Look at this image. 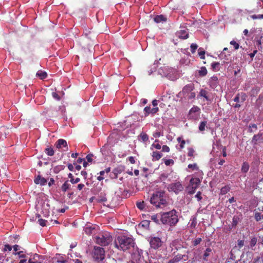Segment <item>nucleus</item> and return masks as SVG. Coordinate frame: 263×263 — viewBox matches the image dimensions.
I'll return each instance as SVG.
<instances>
[{"instance_id": "obj_33", "label": "nucleus", "mask_w": 263, "mask_h": 263, "mask_svg": "<svg viewBox=\"0 0 263 263\" xmlns=\"http://www.w3.org/2000/svg\"><path fill=\"white\" fill-rule=\"evenodd\" d=\"M206 124L207 122L205 121L201 122L199 126V129L201 132L204 131L205 130V127L206 125Z\"/></svg>"}, {"instance_id": "obj_37", "label": "nucleus", "mask_w": 263, "mask_h": 263, "mask_svg": "<svg viewBox=\"0 0 263 263\" xmlns=\"http://www.w3.org/2000/svg\"><path fill=\"white\" fill-rule=\"evenodd\" d=\"M261 137V135H259V134L255 135L252 138V142L254 144H255L256 143V142L260 139Z\"/></svg>"}, {"instance_id": "obj_56", "label": "nucleus", "mask_w": 263, "mask_h": 263, "mask_svg": "<svg viewBox=\"0 0 263 263\" xmlns=\"http://www.w3.org/2000/svg\"><path fill=\"white\" fill-rule=\"evenodd\" d=\"M201 194L200 192H198L195 195V197L197 199L198 201H200L202 198Z\"/></svg>"}, {"instance_id": "obj_38", "label": "nucleus", "mask_w": 263, "mask_h": 263, "mask_svg": "<svg viewBox=\"0 0 263 263\" xmlns=\"http://www.w3.org/2000/svg\"><path fill=\"white\" fill-rule=\"evenodd\" d=\"M196 189L192 188L191 185H189L186 187V191L189 194H193L195 193Z\"/></svg>"}, {"instance_id": "obj_9", "label": "nucleus", "mask_w": 263, "mask_h": 263, "mask_svg": "<svg viewBox=\"0 0 263 263\" xmlns=\"http://www.w3.org/2000/svg\"><path fill=\"white\" fill-rule=\"evenodd\" d=\"M200 115V108L197 106H193L189 111L188 118L189 119L196 120Z\"/></svg>"}, {"instance_id": "obj_35", "label": "nucleus", "mask_w": 263, "mask_h": 263, "mask_svg": "<svg viewBox=\"0 0 263 263\" xmlns=\"http://www.w3.org/2000/svg\"><path fill=\"white\" fill-rule=\"evenodd\" d=\"M196 93L194 91L191 92L190 93L188 94L185 97H184L186 99L188 100L194 99L195 98Z\"/></svg>"}, {"instance_id": "obj_20", "label": "nucleus", "mask_w": 263, "mask_h": 263, "mask_svg": "<svg viewBox=\"0 0 263 263\" xmlns=\"http://www.w3.org/2000/svg\"><path fill=\"white\" fill-rule=\"evenodd\" d=\"M40 256L35 254L32 258H30L28 260V263H42V262L39 260Z\"/></svg>"}, {"instance_id": "obj_45", "label": "nucleus", "mask_w": 263, "mask_h": 263, "mask_svg": "<svg viewBox=\"0 0 263 263\" xmlns=\"http://www.w3.org/2000/svg\"><path fill=\"white\" fill-rule=\"evenodd\" d=\"M198 48V45L196 44H192L191 45V51L193 53L195 52L196 50Z\"/></svg>"}, {"instance_id": "obj_12", "label": "nucleus", "mask_w": 263, "mask_h": 263, "mask_svg": "<svg viewBox=\"0 0 263 263\" xmlns=\"http://www.w3.org/2000/svg\"><path fill=\"white\" fill-rule=\"evenodd\" d=\"M183 258L184 260H186L187 259V256L178 254L176 255L173 258L170 259L168 263H177Z\"/></svg>"}, {"instance_id": "obj_29", "label": "nucleus", "mask_w": 263, "mask_h": 263, "mask_svg": "<svg viewBox=\"0 0 263 263\" xmlns=\"http://www.w3.org/2000/svg\"><path fill=\"white\" fill-rule=\"evenodd\" d=\"M45 152L46 153V154L47 155H48L49 156H52L54 154V152L53 148L51 147L46 148L45 150Z\"/></svg>"}, {"instance_id": "obj_39", "label": "nucleus", "mask_w": 263, "mask_h": 263, "mask_svg": "<svg viewBox=\"0 0 263 263\" xmlns=\"http://www.w3.org/2000/svg\"><path fill=\"white\" fill-rule=\"evenodd\" d=\"M211 252V249L210 248H207L203 254V259L205 260H207L206 258L210 255V252Z\"/></svg>"}, {"instance_id": "obj_14", "label": "nucleus", "mask_w": 263, "mask_h": 263, "mask_svg": "<svg viewBox=\"0 0 263 263\" xmlns=\"http://www.w3.org/2000/svg\"><path fill=\"white\" fill-rule=\"evenodd\" d=\"M200 180L198 178H192L190 181L189 185L192 186V188L197 189L200 184Z\"/></svg>"}, {"instance_id": "obj_7", "label": "nucleus", "mask_w": 263, "mask_h": 263, "mask_svg": "<svg viewBox=\"0 0 263 263\" xmlns=\"http://www.w3.org/2000/svg\"><path fill=\"white\" fill-rule=\"evenodd\" d=\"M151 248L155 250L158 249L162 244L161 238L158 237L151 236L148 238Z\"/></svg>"}, {"instance_id": "obj_24", "label": "nucleus", "mask_w": 263, "mask_h": 263, "mask_svg": "<svg viewBox=\"0 0 263 263\" xmlns=\"http://www.w3.org/2000/svg\"><path fill=\"white\" fill-rule=\"evenodd\" d=\"M97 201L98 202H106L107 201V198L106 197V194L105 193H101L100 194V195L98 196Z\"/></svg>"}, {"instance_id": "obj_47", "label": "nucleus", "mask_w": 263, "mask_h": 263, "mask_svg": "<svg viewBox=\"0 0 263 263\" xmlns=\"http://www.w3.org/2000/svg\"><path fill=\"white\" fill-rule=\"evenodd\" d=\"M255 218L256 221H259L261 219H263L262 216L259 213H256L255 214Z\"/></svg>"}, {"instance_id": "obj_46", "label": "nucleus", "mask_w": 263, "mask_h": 263, "mask_svg": "<svg viewBox=\"0 0 263 263\" xmlns=\"http://www.w3.org/2000/svg\"><path fill=\"white\" fill-rule=\"evenodd\" d=\"M137 206L140 210H143L144 208V202H139L137 203Z\"/></svg>"}, {"instance_id": "obj_60", "label": "nucleus", "mask_w": 263, "mask_h": 263, "mask_svg": "<svg viewBox=\"0 0 263 263\" xmlns=\"http://www.w3.org/2000/svg\"><path fill=\"white\" fill-rule=\"evenodd\" d=\"M52 96L56 100H60V97L59 96V95L56 92H53L52 93Z\"/></svg>"}, {"instance_id": "obj_21", "label": "nucleus", "mask_w": 263, "mask_h": 263, "mask_svg": "<svg viewBox=\"0 0 263 263\" xmlns=\"http://www.w3.org/2000/svg\"><path fill=\"white\" fill-rule=\"evenodd\" d=\"M257 242V239L255 237H251L249 242V247L252 250H254L253 247L255 246Z\"/></svg>"}, {"instance_id": "obj_5", "label": "nucleus", "mask_w": 263, "mask_h": 263, "mask_svg": "<svg viewBox=\"0 0 263 263\" xmlns=\"http://www.w3.org/2000/svg\"><path fill=\"white\" fill-rule=\"evenodd\" d=\"M95 240L97 243L101 246H106L112 241V238L109 233L104 232L96 236Z\"/></svg>"}, {"instance_id": "obj_63", "label": "nucleus", "mask_w": 263, "mask_h": 263, "mask_svg": "<svg viewBox=\"0 0 263 263\" xmlns=\"http://www.w3.org/2000/svg\"><path fill=\"white\" fill-rule=\"evenodd\" d=\"M57 262L60 263H68V261L66 259H64L63 258H59L58 259Z\"/></svg>"}, {"instance_id": "obj_32", "label": "nucleus", "mask_w": 263, "mask_h": 263, "mask_svg": "<svg viewBox=\"0 0 263 263\" xmlns=\"http://www.w3.org/2000/svg\"><path fill=\"white\" fill-rule=\"evenodd\" d=\"M13 254L15 255H18L19 258H25L26 257V255L25 254L23 251H18L17 252H14Z\"/></svg>"}, {"instance_id": "obj_57", "label": "nucleus", "mask_w": 263, "mask_h": 263, "mask_svg": "<svg viewBox=\"0 0 263 263\" xmlns=\"http://www.w3.org/2000/svg\"><path fill=\"white\" fill-rule=\"evenodd\" d=\"M168 177V175L165 173H163L160 175V179L162 180H165Z\"/></svg>"}, {"instance_id": "obj_8", "label": "nucleus", "mask_w": 263, "mask_h": 263, "mask_svg": "<svg viewBox=\"0 0 263 263\" xmlns=\"http://www.w3.org/2000/svg\"><path fill=\"white\" fill-rule=\"evenodd\" d=\"M167 189L169 192H174L177 194L182 191L184 187L180 182H176L169 184Z\"/></svg>"}, {"instance_id": "obj_27", "label": "nucleus", "mask_w": 263, "mask_h": 263, "mask_svg": "<svg viewBox=\"0 0 263 263\" xmlns=\"http://www.w3.org/2000/svg\"><path fill=\"white\" fill-rule=\"evenodd\" d=\"M208 92L204 89H201L199 92V95L201 97H204L206 101H209L210 99L209 97L207 96Z\"/></svg>"}, {"instance_id": "obj_49", "label": "nucleus", "mask_w": 263, "mask_h": 263, "mask_svg": "<svg viewBox=\"0 0 263 263\" xmlns=\"http://www.w3.org/2000/svg\"><path fill=\"white\" fill-rule=\"evenodd\" d=\"M188 167L189 168H191V169H192L193 170H198V166H197V165L196 163L189 164Z\"/></svg>"}, {"instance_id": "obj_44", "label": "nucleus", "mask_w": 263, "mask_h": 263, "mask_svg": "<svg viewBox=\"0 0 263 263\" xmlns=\"http://www.w3.org/2000/svg\"><path fill=\"white\" fill-rule=\"evenodd\" d=\"M230 44L234 46L235 49H238L239 47V45L234 40L230 42Z\"/></svg>"}, {"instance_id": "obj_17", "label": "nucleus", "mask_w": 263, "mask_h": 263, "mask_svg": "<svg viewBox=\"0 0 263 263\" xmlns=\"http://www.w3.org/2000/svg\"><path fill=\"white\" fill-rule=\"evenodd\" d=\"M56 146L58 148H61L63 147L66 148V149H68L67 142L66 140L62 139L58 140Z\"/></svg>"}, {"instance_id": "obj_30", "label": "nucleus", "mask_w": 263, "mask_h": 263, "mask_svg": "<svg viewBox=\"0 0 263 263\" xmlns=\"http://www.w3.org/2000/svg\"><path fill=\"white\" fill-rule=\"evenodd\" d=\"M198 73L200 76H205L207 74V70L205 67H202L199 70Z\"/></svg>"}, {"instance_id": "obj_64", "label": "nucleus", "mask_w": 263, "mask_h": 263, "mask_svg": "<svg viewBox=\"0 0 263 263\" xmlns=\"http://www.w3.org/2000/svg\"><path fill=\"white\" fill-rule=\"evenodd\" d=\"M20 247L18 246V245H15L14 246H13V251L15 252H17V251L20 250Z\"/></svg>"}, {"instance_id": "obj_50", "label": "nucleus", "mask_w": 263, "mask_h": 263, "mask_svg": "<svg viewBox=\"0 0 263 263\" xmlns=\"http://www.w3.org/2000/svg\"><path fill=\"white\" fill-rule=\"evenodd\" d=\"M164 163L166 165L168 166L174 164V161L172 159H167L164 161Z\"/></svg>"}, {"instance_id": "obj_11", "label": "nucleus", "mask_w": 263, "mask_h": 263, "mask_svg": "<svg viewBox=\"0 0 263 263\" xmlns=\"http://www.w3.org/2000/svg\"><path fill=\"white\" fill-rule=\"evenodd\" d=\"M181 29L177 31V36L182 39H186L189 37L188 29L185 27H181Z\"/></svg>"}, {"instance_id": "obj_10", "label": "nucleus", "mask_w": 263, "mask_h": 263, "mask_svg": "<svg viewBox=\"0 0 263 263\" xmlns=\"http://www.w3.org/2000/svg\"><path fill=\"white\" fill-rule=\"evenodd\" d=\"M194 87L193 84H189L188 85H185L182 90L179 93V95H182L184 97H185L188 94L190 93L191 92L193 91Z\"/></svg>"}, {"instance_id": "obj_43", "label": "nucleus", "mask_w": 263, "mask_h": 263, "mask_svg": "<svg viewBox=\"0 0 263 263\" xmlns=\"http://www.w3.org/2000/svg\"><path fill=\"white\" fill-rule=\"evenodd\" d=\"M250 131L254 132L257 129V125L255 124H252L249 125Z\"/></svg>"}, {"instance_id": "obj_59", "label": "nucleus", "mask_w": 263, "mask_h": 263, "mask_svg": "<svg viewBox=\"0 0 263 263\" xmlns=\"http://www.w3.org/2000/svg\"><path fill=\"white\" fill-rule=\"evenodd\" d=\"M163 135V134L161 133L160 132H156L153 134V136L154 137H159L160 136Z\"/></svg>"}, {"instance_id": "obj_28", "label": "nucleus", "mask_w": 263, "mask_h": 263, "mask_svg": "<svg viewBox=\"0 0 263 263\" xmlns=\"http://www.w3.org/2000/svg\"><path fill=\"white\" fill-rule=\"evenodd\" d=\"M249 169V165L247 162H243L241 167V172L247 173Z\"/></svg>"}, {"instance_id": "obj_16", "label": "nucleus", "mask_w": 263, "mask_h": 263, "mask_svg": "<svg viewBox=\"0 0 263 263\" xmlns=\"http://www.w3.org/2000/svg\"><path fill=\"white\" fill-rule=\"evenodd\" d=\"M144 110L145 112V116H147L149 114L153 115L156 114L159 110V108L157 107L151 108L150 107L146 106L144 108Z\"/></svg>"}, {"instance_id": "obj_4", "label": "nucleus", "mask_w": 263, "mask_h": 263, "mask_svg": "<svg viewBox=\"0 0 263 263\" xmlns=\"http://www.w3.org/2000/svg\"><path fill=\"white\" fill-rule=\"evenodd\" d=\"M158 73L162 77H166L172 81L177 80L179 77L176 69L166 66L162 67L159 68Z\"/></svg>"}, {"instance_id": "obj_18", "label": "nucleus", "mask_w": 263, "mask_h": 263, "mask_svg": "<svg viewBox=\"0 0 263 263\" xmlns=\"http://www.w3.org/2000/svg\"><path fill=\"white\" fill-rule=\"evenodd\" d=\"M153 157V161H157L160 159L162 157V154L157 151L153 152L152 155Z\"/></svg>"}, {"instance_id": "obj_62", "label": "nucleus", "mask_w": 263, "mask_h": 263, "mask_svg": "<svg viewBox=\"0 0 263 263\" xmlns=\"http://www.w3.org/2000/svg\"><path fill=\"white\" fill-rule=\"evenodd\" d=\"M4 251H11L12 250V247L9 245H5V248L4 249Z\"/></svg>"}, {"instance_id": "obj_31", "label": "nucleus", "mask_w": 263, "mask_h": 263, "mask_svg": "<svg viewBox=\"0 0 263 263\" xmlns=\"http://www.w3.org/2000/svg\"><path fill=\"white\" fill-rule=\"evenodd\" d=\"M239 221V218L238 216H234L232 220V227H235L237 224H238V222Z\"/></svg>"}, {"instance_id": "obj_25", "label": "nucleus", "mask_w": 263, "mask_h": 263, "mask_svg": "<svg viewBox=\"0 0 263 263\" xmlns=\"http://www.w3.org/2000/svg\"><path fill=\"white\" fill-rule=\"evenodd\" d=\"M230 190V187L229 185H226L222 187L220 190V194L221 195H225Z\"/></svg>"}, {"instance_id": "obj_40", "label": "nucleus", "mask_w": 263, "mask_h": 263, "mask_svg": "<svg viewBox=\"0 0 263 263\" xmlns=\"http://www.w3.org/2000/svg\"><path fill=\"white\" fill-rule=\"evenodd\" d=\"M139 136L144 142L147 141L148 139V136L145 133H141Z\"/></svg>"}, {"instance_id": "obj_58", "label": "nucleus", "mask_w": 263, "mask_h": 263, "mask_svg": "<svg viewBox=\"0 0 263 263\" xmlns=\"http://www.w3.org/2000/svg\"><path fill=\"white\" fill-rule=\"evenodd\" d=\"M162 152H168L170 151V148L167 145H163L162 146Z\"/></svg>"}, {"instance_id": "obj_42", "label": "nucleus", "mask_w": 263, "mask_h": 263, "mask_svg": "<svg viewBox=\"0 0 263 263\" xmlns=\"http://www.w3.org/2000/svg\"><path fill=\"white\" fill-rule=\"evenodd\" d=\"M251 17L253 19H262L263 18V14H254L251 16Z\"/></svg>"}, {"instance_id": "obj_26", "label": "nucleus", "mask_w": 263, "mask_h": 263, "mask_svg": "<svg viewBox=\"0 0 263 263\" xmlns=\"http://www.w3.org/2000/svg\"><path fill=\"white\" fill-rule=\"evenodd\" d=\"M212 68L213 70L218 71L220 69V63L218 62H213L211 64Z\"/></svg>"}, {"instance_id": "obj_3", "label": "nucleus", "mask_w": 263, "mask_h": 263, "mask_svg": "<svg viewBox=\"0 0 263 263\" xmlns=\"http://www.w3.org/2000/svg\"><path fill=\"white\" fill-rule=\"evenodd\" d=\"M150 202L157 208H163L166 204V196L163 191H158L153 194Z\"/></svg>"}, {"instance_id": "obj_15", "label": "nucleus", "mask_w": 263, "mask_h": 263, "mask_svg": "<svg viewBox=\"0 0 263 263\" xmlns=\"http://www.w3.org/2000/svg\"><path fill=\"white\" fill-rule=\"evenodd\" d=\"M209 83L212 88H215L218 84V78L216 76H213L210 79Z\"/></svg>"}, {"instance_id": "obj_1", "label": "nucleus", "mask_w": 263, "mask_h": 263, "mask_svg": "<svg viewBox=\"0 0 263 263\" xmlns=\"http://www.w3.org/2000/svg\"><path fill=\"white\" fill-rule=\"evenodd\" d=\"M134 239L125 235L118 236L115 240V247L121 250L125 251L134 247Z\"/></svg>"}, {"instance_id": "obj_36", "label": "nucleus", "mask_w": 263, "mask_h": 263, "mask_svg": "<svg viewBox=\"0 0 263 263\" xmlns=\"http://www.w3.org/2000/svg\"><path fill=\"white\" fill-rule=\"evenodd\" d=\"M94 228L87 226L85 228L84 231L87 234L90 235L92 233V231L94 230Z\"/></svg>"}, {"instance_id": "obj_52", "label": "nucleus", "mask_w": 263, "mask_h": 263, "mask_svg": "<svg viewBox=\"0 0 263 263\" xmlns=\"http://www.w3.org/2000/svg\"><path fill=\"white\" fill-rule=\"evenodd\" d=\"M201 240H202V239L201 238H196L193 242L194 245L197 246V245H199L201 242Z\"/></svg>"}, {"instance_id": "obj_13", "label": "nucleus", "mask_w": 263, "mask_h": 263, "mask_svg": "<svg viewBox=\"0 0 263 263\" xmlns=\"http://www.w3.org/2000/svg\"><path fill=\"white\" fill-rule=\"evenodd\" d=\"M47 180L42 177L41 175H39L35 177L34 179V182L36 184H40L41 185H45L47 183Z\"/></svg>"}, {"instance_id": "obj_2", "label": "nucleus", "mask_w": 263, "mask_h": 263, "mask_svg": "<svg viewBox=\"0 0 263 263\" xmlns=\"http://www.w3.org/2000/svg\"><path fill=\"white\" fill-rule=\"evenodd\" d=\"M178 221V216L175 210L161 214V222L164 224L171 226L176 224Z\"/></svg>"}, {"instance_id": "obj_55", "label": "nucleus", "mask_w": 263, "mask_h": 263, "mask_svg": "<svg viewBox=\"0 0 263 263\" xmlns=\"http://www.w3.org/2000/svg\"><path fill=\"white\" fill-rule=\"evenodd\" d=\"M92 157H93V155L92 154H88L86 156V157L87 161L89 162H92Z\"/></svg>"}, {"instance_id": "obj_19", "label": "nucleus", "mask_w": 263, "mask_h": 263, "mask_svg": "<svg viewBox=\"0 0 263 263\" xmlns=\"http://www.w3.org/2000/svg\"><path fill=\"white\" fill-rule=\"evenodd\" d=\"M154 21L157 23L165 22L166 21V17L162 15H157L154 18Z\"/></svg>"}, {"instance_id": "obj_41", "label": "nucleus", "mask_w": 263, "mask_h": 263, "mask_svg": "<svg viewBox=\"0 0 263 263\" xmlns=\"http://www.w3.org/2000/svg\"><path fill=\"white\" fill-rule=\"evenodd\" d=\"M198 54L201 59H205V56H204L205 51L204 50H202V49L201 48H200L198 49Z\"/></svg>"}, {"instance_id": "obj_53", "label": "nucleus", "mask_w": 263, "mask_h": 263, "mask_svg": "<svg viewBox=\"0 0 263 263\" xmlns=\"http://www.w3.org/2000/svg\"><path fill=\"white\" fill-rule=\"evenodd\" d=\"M151 148H152V147H155V148L157 149H160L161 148V146L160 144L157 143V144H156V143H153L152 146H151Z\"/></svg>"}, {"instance_id": "obj_34", "label": "nucleus", "mask_w": 263, "mask_h": 263, "mask_svg": "<svg viewBox=\"0 0 263 263\" xmlns=\"http://www.w3.org/2000/svg\"><path fill=\"white\" fill-rule=\"evenodd\" d=\"M36 76L39 77L41 79H44L47 77V73L44 71H38L36 73Z\"/></svg>"}, {"instance_id": "obj_48", "label": "nucleus", "mask_w": 263, "mask_h": 263, "mask_svg": "<svg viewBox=\"0 0 263 263\" xmlns=\"http://www.w3.org/2000/svg\"><path fill=\"white\" fill-rule=\"evenodd\" d=\"M39 223L42 227H44L46 224L47 220L43 219H39L38 220Z\"/></svg>"}, {"instance_id": "obj_22", "label": "nucleus", "mask_w": 263, "mask_h": 263, "mask_svg": "<svg viewBox=\"0 0 263 263\" xmlns=\"http://www.w3.org/2000/svg\"><path fill=\"white\" fill-rule=\"evenodd\" d=\"M161 213L154 215L151 216V219L157 223L159 224L161 222Z\"/></svg>"}, {"instance_id": "obj_23", "label": "nucleus", "mask_w": 263, "mask_h": 263, "mask_svg": "<svg viewBox=\"0 0 263 263\" xmlns=\"http://www.w3.org/2000/svg\"><path fill=\"white\" fill-rule=\"evenodd\" d=\"M71 186V185L68 182V181H66L62 185L61 190L63 192H65L67 190H69Z\"/></svg>"}, {"instance_id": "obj_6", "label": "nucleus", "mask_w": 263, "mask_h": 263, "mask_svg": "<svg viewBox=\"0 0 263 263\" xmlns=\"http://www.w3.org/2000/svg\"><path fill=\"white\" fill-rule=\"evenodd\" d=\"M105 251L102 248L95 247L92 252L93 258L98 261L102 260L104 258Z\"/></svg>"}, {"instance_id": "obj_54", "label": "nucleus", "mask_w": 263, "mask_h": 263, "mask_svg": "<svg viewBox=\"0 0 263 263\" xmlns=\"http://www.w3.org/2000/svg\"><path fill=\"white\" fill-rule=\"evenodd\" d=\"M80 179L79 178H76V179L73 178V179H70V182L72 184L77 183L79 182H80Z\"/></svg>"}, {"instance_id": "obj_51", "label": "nucleus", "mask_w": 263, "mask_h": 263, "mask_svg": "<svg viewBox=\"0 0 263 263\" xmlns=\"http://www.w3.org/2000/svg\"><path fill=\"white\" fill-rule=\"evenodd\" d=\"M194 153V151L192 148H188V153L187 155L190 157H192L193 156V154Z\"/></svg>"}, {"instance_id": "obj_61", "label": "nucleus", "mask_w": 263, "mask_h": 263, "mask_svg": "<svg viewBox=\"0 0 263 263\" xmlns=\"http://www.w3.org/2000/svg\"><path fill=\"white\" fill-rule=\"evenodd\" d=\"M244 245V240H238V246L240 248Z\"/></svg>"}]
</instances>
